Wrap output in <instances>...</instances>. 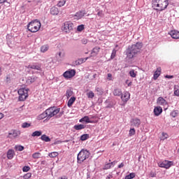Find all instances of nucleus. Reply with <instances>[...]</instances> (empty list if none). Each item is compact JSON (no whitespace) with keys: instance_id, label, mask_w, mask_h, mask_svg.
I'll use <instances>...</instances> for the list:
<instances>
[{"instance_id":"obj_46","label":"nucleus","mask_w":179,"mask_h":179,"mask_svg":"<svg viewBox=\"0 0 179 179\" xmlns=\"http://www.w3.org/2000/svg\"><path fill=\"white\" fill-rule=\"evenodd\" d=\"M58 152H52L51 153L49 154V157H57V156H58Z\"/></svg>"},{"instance_id":"obj_57","label":"nucleus","mask_w":179,"mask_h":179,"mask_svg":"<svg viewBox=\"0 0 179 179\" xmlns=\"http://www.w3.org/2000/svg\"><path fill=\"white\" fill-rule=\"evenodd\" d=\"M113 178V174L110 173L107 177L106 179H111Z\"/></svg>"},{"instance_id":"obj_56","label":"nucleus","mask_w":179,"mask_h":179,"mask_svg":"<svg viewBox=\"0 0 179 179\" xmlns=\"http://www.w3.org/2000/svg\"><path fill=\"white\" fill-rule=\"evenodd\" d=\"M59 58H62V57H65V54H63L62 55V52H59Z\"/></svg>"},{"instance_id":"obj_20","label":"nucleus","mask_w":179,"mask_h":179,"mask_svg":"<svg viewBox=\"0 0 179 179\" xmlns=\"http://www.w3.org/2000/svg\"><path fill=\"white\" fill-rule=\"evenodd\" d=\"M99 51H100V47L96 46L94 48L91 52V57H96V55L99 54Z\"/></svg>"},{"instance_id":"obj_28","label":"nucleus","mask_w":179,"mask_h":179,"mask_svg":"<svg viewBox=\"0 0 179 179\" xmlns=\"http://www.w3.org/2000/svg\"><path fill=\"white\" fill-rule=\"evenodd\" d=\"M75 16L77 19H82V17L85 16V13L83 11H78L76 13Z\"/></svg>"},{"instance_id":"obj_30","label":"nucleus","mask_w":179,"mask_h":179,"mask_svg":"<svg viewBox=\"0 0 179 179\" xmlns=\"http://www.w3.org/2000/svg\"><path fill=\"white\" fill-rule=\"evenodd\" d=\"M73 94V91H72L71 90H66V96L67 99H69V97L72 96Z\"/></svg>"},{"instance_id":"obj_61","label":"nucleus","mask_w":179,"mask_h":179,"mask_svg":"<svg viewBox=\"0 0 179 179\" xmlns=\"http://www.w3.org/2000/svg\"><path fill=\"white\" fill-rule=\"evenodd\" d=\"M59 179H68L66 176H63L62 178H59Z\"/></svg>"},{"instance_id":"obj_24","label":"nucleus","mask_w":179,"mask_h":179,"mask_svg":"<svg viewBox=\"0 0 179 179\" xmlns=\"http://www.w3.org/2000/svg\"><path fill=\"white\" fill-rule=\"evenodd\" d=\"M87 59H89V57H87L85 59H83V58L79 59L78 60L76 61V64L82 65V64H83L84 62H86Z\"/></svg>"},{"instance_id":"obj_4","label":"nucleus","mask_w":179,"mask_h":179,"mask_svg":"<svg viewBox=\"0 0 179 179\" xmlns=\"http://www.w3.org/2000/svg\"><path fill=\"white\" fill-rule=\"evenodd\" d=\"M90 157V152L87 150H81L78 155L77 162L79 164H82Z\"/></svg>"},{"instance_id":"obj_32","label":"nucleus","mask_w":179,"mask_h":179,"mask_svg":"<svg viewBox=\"0 0 179 179\" xmlns=\"http://www.w3.org/2000/svg\"><path fill=\"white\" fill-rule=\"evenodd\" d=\"M42 134L41 131H36L32 133L31 136H41Z\"/></svg>"},{"instance_id":"obj_6","label":"nucleus","mask_w":179,"mask_h":179,"mask_svg":"<svg viewBox=\"0 0 179 179\" xmlns=\"http://www.w3.org/2000/svg\"><path fill=\"white\" fill-rule=\"evenodd\" d=\"M20 101H24L29 97V88H20L18 90Z\"/></svg>"},{"instance_id":"obj_1","label":"nucleus","mask_w":179,"mask_h":179,"mask_svg":"<svg viewBox=\"0 0 179 179\" xmlns=\"http://www.w3.org/2000/svg\"><path fill=\"white\" fill-rule=\"evenodd\" d=\"M143 47V44L141 42H137L136 44L129 47L126 50V55L128 59H132L134 57L138 55V52H141V50Z\"/></svg>"},{"instance_id":"obj_39","label":"nucleus","mask_w":179,"mask_h":179,"mask_svg":"<svg viewBox=\"0 0 179 179\" xmlns=\"http://www.w3.org/2000/svg\"><path fill=\"white\" fill-rule=\"evenodd\" d=\"M117 55V50L113 49L111 53L110 59H114Z\"/></svg>"},{"instance_id":"obj_31","label":"nucleus","mask_w":179,"mask_h":179,"mask_svg":"<svg viewBox=\"0 0 179 179\" xmlns=\"http://www.w3.org/2000/svg\"><path fill=\"white\" fill-rule=\"evenodd\" d=\"M15 150H17L18 152H22L24 150V147H23L22 145H15Z\"/></svg>"},{"instance_id":"obj_41","label":"nucleus","mask_w":179,"mask_h":179,"mask_svg":"<svg viewBox=\"0 0 179 179\" xmlns=\"http://www.w3.org/2000/svg\"><path fill=\"white\" fill-rule=\"evenodd\" d=\"M87 139H89V134H83L80 136L81 141H86Z\"/></svg>"},{"instance_id":"obj_7","label":"nucleus","mask_w":179,"mask_h":179,"mask_svg":"<svg viewBox=\"0 0 179 179\" xmlns=\"http://www.w3.org/2000/svg\"><path fill=\"white\" fill-rule=\"evenodd\" d=\"M62 30L64 31V33H71V31L73 30V23L71 21L65 22L62 27Z\"/></svg>"},{"instance_id":"obj_50","label":"nucleus","mask_w":179,"mask_h":179,"mask_svg":"<svg viewBox=\"0 0 179 179\" xmlns=\"http://www.w3.org/2000/svg\"><path fill=\"white\" fill-rule=\"evenodd\" d=\"M30 170V166H24L22 168V171H24V173H26L27 171H29Z\"/></svg>"},{"instance_id":"obj_35","label":"nucleus","mask_w":179,"mask_h":179,"mask_svg":"<svg viewBox=\"0 0 179 179\" xmlns=\"http://www.w3.org/2000/svg\"><path fill=\"white\" fill-rule=\"evenodd\" d=\"M136 134V130L134 128L130 129L129 131V136H134Z\"/></svg>"},{"instance_id":"obj_18","label":"nucleus","mask_w":179,"mask_h":179,"mask_svg":"<svg viewBox=\"0 0 179 179\" xmlns=\"http://www.w3.org/2000/svg\"><path fill=\"white\" fill-rule=\"evenodd\" d=\"M15 150H8L7 152V158L8 160H12L13 157H15Z\"/></svg>"},{"instance_id":"obj_27","label":"nucleus","mask_w":179,"mask_h":179,"mask_svg":"<svg viewBox=\"0 0 179 179\" xmlns=\"http://www.w3.org/2000/svg\"><path fill=\"white\" fill-rule=\"evenodd\" d=\"M113 94L117 96H122V91L120 89H115L113 90Z\"/></svg>"},{"instance_id":"obj_34","label":"nucleus","mask_w":179,"mask_h":179,"mask_svg":"<svg viewBox=\"0 0 179 179\" xmlns=\"http://www.w3.org/2000/svg\"><path fill=\"white\" fill-rule=\"evenodd\" d=\"M33 159H40L41 157V153L40 152H35L32 155Z\"/></svg>"},{"instance_id":"obj_49","label":"nucleus","mask_w":179,"mask_h":179,"mask_svg":"<svg viewBox=\"0 0 179 179\" xmlns=\"http://www.w3.org/2000/svg\"><path fill=\"white\" fill-rule=\"evenodd\" d=\"M97 16H99V17H103L104 16V13L103 12V10H99L97 13Z\"/></svg>"},{"instance_id":"obj_10","label":"nucleus","mask_w":179,"mask_h":179,"mask_svg":"<svg viewBox=\"0 0 179 179\" xmlns=\"http://www.w3.org/2000/svg\"><path fill=\"white\" fill-rule=\"evenodd\" d=\"M130 97H131V94H129V92H124L123 95H121V99L122 101H124V103H127V101L129 100Z\"/></svg>"},{"instance_id":"obj_14","label":"nucleus","mask_w":179,"mask_h":179,"mask_svg":"<svg viewBox=\"0 0 179 179\" xmlns=\"http://www.w3.org/2000/svg\"><path fill=\"white\" fill-rule=\"evenodd\" d=\"M157 104L159 106H167V101L164 98L159 96L157 100Z\"/></svg>"},{"instance_id":"obj_51","label":"nucleus","mask_w":179,"mask_h":179,"mask_svg":"<svg viewBox=\"0 0 179 179\" xmlns=\"http://www.w3.org/2000/svg\"><path fill=\"white\" fill-rule=\"evenodd\" d=\"M22 128H29V127H30V124L27 123V122H24L22 124Z\"/></svg>"},{"instance_id":"obj_19","label":"nucleus","mask_w":179,"mask_h":179,"mask_svg":"<svg viewBox=\"0 0 179 179\" xmlns=\"http://www.w3.org/2000/svg\"><path fill=\"white\" fill-rule=\"evenodd\" d=\"M79 122H86L87 124H93V121L90 120L89 116H85L79 120Z\"/></svg>"},{"instance_id":"obj_44","label":"nucleus","mask_w":179,"mask_h":179,"mask_svg":"<svg viewBox=\"0 0 179 179\" xmlns=\"http://www.w3.org/2000/svg\"><path fill=\"white\" fill-rule=\"evenodd\" d=\"M162 141H164L166 139H167L169 138V134H167V133H164L163 132L162 134Z\"/></svg>"},{"instance_id":"obj_26","label":"nucleus","mask_w":179,"mask_h":179,"mask_svg":"<svg viewBox=\"0 0 179 179\" xmlns=\"http://www.w3.org/2000/svg\"><path fill=\"white\" fill-rule=\"evenodd\" d=\"M41 141H43L44 142H51V138L45 134H43L41 136Z\"/></svg>"},{"instance_id":"obj_23","label":"nucleus","mask_w":179,"mask_h":179,"mask_svg":"<svg viewBox=\"0 0 179 179\" xmlns=\"http://www.w3.org/2000/svg\"><path fill=\"white\" fill-rule=\"evenodd\" d=\"M76 101V97L72 96V97L69 100V101H68V103H67L68 107H71V106H73Z\"/></svg>"},{"instance_id":"obj_12","label":"nucleus","mask_w":179,"mask_h":179,"mask_svg":"<svg viewBox=\"0 0 179 179\" xmlns=\"http://www.w3.org/2000/svg\"><path fill=\"white\" fill-rule=\"evenodd\" d=\"M161 74H162V68L158 67L155 71V72L154 73V76H153L154 80H157V78H159V76H160Z\"/></svg>"},{"instance_id":"obj_21","label":"nucleus","mask_w":179,"mask_h":179,"mask_svg":"<svg viewBox=\"0 0 179 179\" xmlns=\"http://www.w3.org/2000/svg\"><path fill=\"white\" fill-rule=\"evenodd\" d=\"M44 118H48V115H47V112H45V110L37 117V120L41 121V120H44Z\"/></svg>"},{"instance_id":"obj_62","label":"nucleus","mask_w":179,"mask_h":179,"mask_svg":"<svg viewBox=\"0 0 179 179\" xmlns=\"http://www.w3.org/2000/svg\"><path fill=\"white\" fill-rule=\"evenodd\" d=\"M127 86H132V82H129V83H127Z\"/></svg>"},{"instance_id":"obj_54","label":"nucleus","mask_w":179,"mask_h":179,"mask_svg":"<svg viewBox=\"0 0 179 179\" xmlns=\"http://www.w3.org/2000/svg\"><path fill=\"white\" fill-rule=\"evenodd\" d=\"M165 78H166V79H173V78H174V76L166 75Z\"/></svg>"},{"instance_id":"obj_5","label":"nucleus","mask_w":179,"mask_h":179,"mask_svg":"<svg viewBox=\"0 0 179 179\" xmlns=\"http://www.w3.org/2000/svg\"><path fill=\"white\" fill-rule=\"evenodd\" d=\"M48 115V118H52L55 115H57L61 111L59 108H57L55 106L50 107L45 110Z\"/></svg>"},{"instance_id":"obj_2","label":"nucleus","mask_w":179,"mask_h":179,"mask_svg":"<svg viewBox=\"0 0 179 179\" xmlns=\"http://www.w3.org/2000/svg\"><path fill=\"white\" fill-rule=\"evenodd\" d=\"M169 6V0H153L152 1V8L155 10H164Z\"/></svg>"},{"instance_id":"obj_22","label":"nucleus","mask_w":179,"mask_h":179,"mask_svg":"<svg viewBox=\"0 0 179 179\" xmlns=\"http://www.w3.org/2000/svg\"><path fill=\"white\" fill-rule=\"evenodd\" d=\"M50 13L51 15H58V13H59V10H58V8L52 7L50 9Z\"/></svg>"},{"instance_id":"obj_42","label":"nucleus","mask_w":179,"mask_h":179,"mask_svg":"<svg viewBox=\"0 0 179 179\" xmlns=\"http://www.w3.org/2000/svg\"><path fill=\"white\" fill-rule=\"evenodd\" d=\"M65 3H66V1L65 0L60 1L58 2L57 6H59V8H61L62 6H64Z\"/></svg>"},{"instance_id":"obj_15","label":"nucleus","mask_w":179,"mask_h":179,"mask_svg":"<svg viewBox=\"0 0 179 179\" xmlns=\"http://www.w3.org/2000/svg\"><path fill=\"white\" fill-rule=\"evenodd\" d=\"M162 113H163V108L161 106H157L154 108V114L157 117H159Z\"/></svg>"},{"instance_id":"obj_52","label":"nucleus","mask_w":179,"mask_h":179,"mask_svg":"<svg viewBox=\"0 0 179 179\" xmlns=\"http://www.w3.org/2000/svg\"><path fill=\"white\" fill-rule=\"evenodd\" d=\"M107 79H108V80H112L113 75L111 73H108Z\"/></svg>"},{"instance_id":"obj_40","label":"nucleus","mask_w":179,"mask_h":179,"mask_svg":"<svg viewBox=\"0 0 179 179\" xmlns=\"http://www.w3.org/2000/svg\"><path fill=\"white\" fill-rule=\"evenodd\" d=\"M171 117H173V118H176V117H177V115H178V110H173L171 113Z\"/></svg>"},{"instance_id":"obj_53","label":"nucleus","mask_w":179,"mask_h":179,"mask_svg":"<svg viewBox=\"0 0 179 179\" xmlns=\"http://www.w3.org/2000/svg\"><path fill=\"white\" fill-rule=\"evenodd\" d=\"M83 44H86L87 43V39L83 38L81 40Z\"/></svg>"},{"instance_id":"obj_37","label":"nucleus","mask_w":179,"mask_h":179,"mask_svg":"<svg viewBox=\"0 0 179 179\" xmlns=\"http://www.w3.org/2000/svg\"><path fill=\"white\" fill-rule=\"evenodd\" d=\"M135 178V173H131L130 174L125 176L124 179H132Z\"/></svg>"},{"instance_id":"obj_11","label":"nucleus","mask_w":179,"mask_h":179,"mask_svg":"<svg viewBox=\"0 0 179 179\" xmlns=\"http://www.w3.org/2000/svg\"><path fill=\"white\" fill-rule=\"evenodd\" d=\"M28 69H35L36 71H41V65L37 64H29L27 66Z\"/></svg>"},{"instance_id":"obj_55","label":"nucleus","mask_w":179,"mask_h":179,"mask_svg":"<svg viewBox=\"0 0 179 179\" xmlns=\"http://www.w3.org/2000/svg\"><path fill=\"white\" fill-rule=\"evenodd\" d=\"M6 83H9V82H10V77H6Z\"/></svg>"},{"instance_id":"obj_33","label":"nucleus","mask_w":179,"mask_h":179,"mask_svg":"<svg viewBox=\"0 0 179 179\" xmlns=\"http://www.w3.org/2000/svg\"><path fill=\"white\" fill-rule=\"evenodd\" d=\"M112 166H114V162L106 164L103 167V170H108Z\"/></svg>"},{"instance_id":"obj_13","label":"nucleus","mask_w":179,"mask_h":179,"mask_svg":"<svg viewBox=\"0 0 179 179\" xmlns=\"http://www.w3.org/2000/svg\"><path fill=\"white\" fill-rule=\"evenodd\" d=\"M169 34L171 35L172 38H175L176 40H178L179 38V31L176 30L171 31Z\"/></svg>"},{"instance_id":"obj_29","label":"nucleus","mask_w":179,"mask_h":179,"mask_svg":"<svg viewBox=\"0 0 179 179\" xmlns=\"http://www.w3.org/2000/svg\"><path fill=\"white\" fill-rule=\"evenodd\" d=\"M49 48H50V46H48V45H44L41 46V52H46V51H48Z\"/></svg>"},{"instance_id":"obj_38","label":"nucleus","mask_w":179,"mask_h":179,"mask_svg":"<svg viewBox=\"0 0 179 179\" xmlns=\"http://www.w3.org/2000/svg\"><path fill=\"white\" fill-rule=\"evenodd\" d=\"M87 96L88 99H93V97H94V92H93V91H90L87 93Z\"/></svg>"},{"instance_id":"obj_43","label":"nucleus","mask_w":179,"mask_h":179,"mask_svg":"<svg viewBox=\"0 0 179 179\" xmlns=\"http://www.w3.org/2000/svg\"><path fill=\"white\" fill-rule=\"evenodd\" d=\"M129 75L131 78H136V73H135V70H131L129 71Z\"/></svg>"},{"instance_id":"obj_59","label":"nucleus","mask_w":179,"mask_h":179,"mask_svg":"<svg viewBox=\"0 0 179 179\" xmlns=\"http://www.w3.org/2000/svg\"><path fill=\"white\" fill-rule=\"evenodd\" d=\"M3 117H4L3 113H0V120H2V118H3Z\"/></svg>"},{"instance_id":"obj_58","label":"nucleus","mask_w":179,"mask_h":179,"mask_svg":"<svg viewBox=\"0 0 179 179\" xmlns=\"http://www.w3.org/2000/svg\"><path fill=\"white\" fill-rule=\"evenodd\" d=\"M124 163H121L119 166H118V169H122V167H124Z\"/></svg>"},{"instance_id":"obj_64","label":"nucleus","mask_w":179,"mask_h":179,"mask_svg":"<svg viewBox=\"0 0 179 179\" xmlns=\"http://www.w3.org/2000/svg\"><path fill=\"white\" fill-rule=\"evenodd\" d=\"M126 83H128V80L126 81Z\"/></svg>"},{"instance_id":"obj_3","label":"nucleus","mask_w":179,"mask_h":179,"mask_svg":"<svg viewBox=\"0 0 179 179\" xmlns=\"http://www.w3.org/2000/svg\"><path fill=\"white\" fill-rule=\"evenodd\" d=\"M41 28V22L38 20H34L29 22L27 25V29L31 33H37Z\"/></svg>"},{"instance_id":"obj_47","label":"nucleus","mask_w":179,"mask_h":179,"mask_svg":"<svg viewBox=\"0 0 179 179\" xmlns=\"http://www.w3.org/2000/svg\"><path fill=\"white\" fill-rule=\"evenodd\" d=\"M28 80L29 81L30 83H34V82L37 80V77L36 76L31 77Z\"/></svg>"},{"instance_id":"obj_36","label":"nucleus","mask_w":179,"mask_h":179,"mask_svg":"<svg viewBox=\"0 0 179 179\" xmlns=\"http://www.w3.org/2000/svg\"><path fill=\"white\" fill-rule=\"evenodd\" d=\"M179 86L178 85H175L174 86V94L175 96H179Z\"/></svg>"},{"instance_id":"obj_48","label":"nucleus","mask_w":179,"mask_h":179,"mask_svg":"<svg viewBox=\"0 0 179 179\" xmlns=\"http://www.w3.org/2000/svg\"><path fill=\"white\" fill-rule=\"evenodd\" d=\"M23 178L24 179H29L31 178V173H27L24 176Z\"/></svg>"},{"instance_id":"obj_45","label":"nucleus","mask_w":179,"mask_h":179,"mask_svg":"<svg viewBox=\"0 0 179 179\" xmlns=\"http://www.w3.org/2000/svg\"><path fill=\"white\" fill-rule=\"evenodd\" d=\"M83 30H85V25L81 24V25L78 26L77 31H83Z\"/></svg>"},{"instance_id":"obj_60","label":"nucleus","mask_w":179,"mask_h":179,"mask_svg":"<svg viewBox=\"0 0 179 179\" xmlns=\"http://www.w3.org/2000/svg\"><path fill=\"white\" fill-rule=\"evenodd\" d=\"M6 2V0H0V3H5Z\"/></svg>"},{"instance_id":"obj_63","label":"nucleus","mask_w":179,"mask_h":179,"mask_svg":"<svg viewBox=\"0 0 179 179\" xmlns=\"http://www.w3.org/2000/svg\"><path fill=\"white\" fill-rule=\"evenodd\" d=\"M178 153H179V148L178 149Z\"/></svg>"},{"instance_id":"obj_8","label":"nucleus","mask_w":179,"mask_h":179,"mask_svg":"<svg viewBox=\"0 0 179 179\" xmlns=\"http://www.w3.org/2000/svg\"><path fill=\"white\" fill-rule=\"evenodd\" d=\"M173 164H174V162H173V161H169V160H164L163 162H159L158 163L159 167H162L163 169H170V167H171Z\"/></svg>"},{"instance_id":"obj_9","label":"nucleus","mask_w":179,"mask_h":179,"mask_svg":"<svg viewBox=\"0 0 179 179\" xmlns=\"http://www.w3.org/2000/svg\"><path fill=\"white\" fill-rule=\"evenodd\" d=\"M75 75H76V71L73 69L66 71L63 73V76L65 79H72Z\"/></svg>"},{"instance_id":"obj_16","label":"nucleus","mask_w":179,"mask_h":179,"mask_svg":"<svg viewBox=\"0 0 179 179\" xmlns=\"http://www.w3.org/2000/svg\"><path fill=\"white\" fill-rule=\"evenodd\" d=\"M20 135V131L17 130H13L8 134V138H17Z\"/></svg>"},{"instance_id":"obj_17","label":"nucleus","mask_w":179,"mask_h":179,"mask_svg":"<svg viewBox=\"0 0 179 179\" xmlns=\"http://www.w3.org/2000/svg\"><path fill=\"white\" fill-rule=\"evenodd\" d=\"M131 125L133 127H136L137 128L139 127V126L141 125V120L139 119H133L131 121Z\"/></svg>"},{"instance_id":"obj_25","label":"nucleus","mask_w":179,"mask_h":179,"mask_svg":"<svg viewBox=\"0 0 179 179\" xmlns=\"http://www.w3.org/2000/svg\"><path fill=\"white\" fill-rule=\"evenodd\" d=\"M86 128V125L85 124H77L74 126V129L76 131H80V129H85Z\"/></svg>"}]
</instances>
